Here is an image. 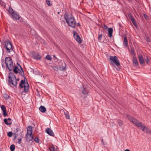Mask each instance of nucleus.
Instances as JSON below:
<instances>
[{
    "mask_svg": "<svg viewBox=\"0 0 151 151\" xmlns=\"http://www.w3.org/2000/svg\"><path fill=\"white\" fill-rule=\"evenodd\" d=\"M8 136L9 137H11L12 136V133L11 132H9L8 133Z\"/></svg>",
    "mask_w": 151,
    "mask_h": 151,
    "instance_id": "nucleus-35",
    "label": "nucleus"
},
{
    "mask_svg": "<svg viewBox=\"0 0 151 151\" xmlns=\"http://www.w3.org/2000/svg\"><path fill=\"white\" fill-rule=\"evenodd\" d=\"M46 132L49 135L52 136L53 134V133L52 130L49 128H47L46 130Z\"/></svg>",
    "mask_w": 151,
    "mask_h": 151,
    "instance_id": "nucleus-13",
    "label": "nucleus"
},
{
    "mask_svg": "<svg viewBox=\"0 0 151 151\" xmlns=\"http://www.w3.org/2000/svg\"><path fill=\"white\" fill-rule=\"evenodd\" d=\"M3 115L5 116L6 115H7V114L6 112V109H4V110L3 111Z\"/></svg>",
    "mask_w": 151,
    "mask_h": 151,
    "instance_id": "nucleus-33",
    "label": "nucleus"
},
{
    "mask_svg": "<svg viewBox=\"0 0 151 151\" xmlns=\"http://www.w3.org/2000/svg\"><path fill=\"white\" fill-rule=\"evenodd\" d=\"M19 67H20V68H21L22 70V68H21V67L20 66H19Z\"/></svg>",
    "mask_w": 151,
    "mask_h": 151,
    "instance_id": "nucleus-48",
    "label": "nucleus"
},
{
    "mask_svg": "<svg viewBox=\"0 0 151 151\" xmlns=\"http://www.w3.org/2000/svg\"><path fill=\"white\" fill-rule=\"evenodd\" d=\"M151 60V58L150 57H147L146 58H145V62L147 63L148 64L149 62L150 61V60Z\"/></svg>",
    "mask_w": 151,
    "mask_h": 151,
    "instance_id": "nucleus-21",
    "label": "nucleus"
},
{
    "mask_svg": "<svg viewBox=\"0 0 151 151\" xmlns=\"http://www.w3.org/2000/svg\"><path fill=\"white\" fill-rule=\"evenodd\" d=\"M46 2L47 3V4L49 6H51L52 5V4L50 3V1L48 0H46Z\"/></svg>",
    "mask_w": 151,
    "mask_h": 151,
    "instance_id": "nucleus-29",
    "label": "nucleus"
},
{
    "mask_svg": "<svg viewBox=\"0 0 151 151\" xmlns=\"http://www.w3.org/2000/svg\"><path fill=\"white\" fill-rule=\"evenodd\" d=\"M20 70L16 67H15L14 68V73L16 74L18 73Z\"/></svg>",
    "mask_w": 151,
    "mask_h": 151,
    "instance_id": "nucleus-19",
    "label": "nucleus"
},
{
    "mask_svg": "<svg viewBox=\"0 0 151 151\" xmlns=\"http://www.w3.org/2000/svg\"><path fill=\"white\" fill-rule=\"evenodd\" d=\"M146 41L147 42H150V38H149V37H146Z\"/></svg>",
    "mask_w": 151,
    "mask_h": 151,
    "instance_id": "nucleus-38",
    "label": "nucleus"
},
{
    "mask_svg": "<svg viewBox=\"0 0 151 151\" xmlns=\"http://www.w3.org/2000/svg\"><path fill=\"white\" fill-rule=\"evenodd\" d=\"M124 45H125L126 47L128 45V41L126 37H124V40L123 41Z\"/></svg>",
    "mask_w": 151,
    "mask_h": 151,
    "instance_id": "nucleus-17",
    "label": "nucleus"
},
{
    "mask_svg": "<svg viewBox=\"0 0 151 151\" xmlns=\"http://www.w3.org/2000/svg\"><path fill=\"white\" fill-rule=\"evenodd\" d=\"M77 25L79 27L80 26V25L79 23H78L77 24H76V25Z\"/></svg>",
    "mask_w": 151,
    "mask_h": 151,
    "instance_id": "nucleus-43",
    "label": "nucleus"
},
{
    "mask_svg": "<svg viewBox=\"0 0 151 151\" xmlns=\"http://www.w3.org/2000/svg\"><path fill=\"white\" fill-rule=\"evenodd\" d=\"M7 125H9L10 124H11V123H6Z\"/></svg>",
    "mask_w": 151,
    "mask_h": 151,
    "instance_id": "nucleus-46",
    "label": "nucleus"
},
{
    "mask_svg": "<svg viewBox=\"0 0 151 151\" xmlns=\"http://www.w3.org/2000/svg\"><path fill=\"white\" fill-rule=\"evenodd\" d=\"M143 16L145 17V18L147 19H149V17L147 16L146 14H143Z\"/></svg>",
    "mask_w": 151,
    "mask_h": 151,
    "instance_id": "nucleus-31",
    "label": "nucleus"
},
{
    "mask_svg": "<svg viewBox=\"0 0 151 151\" xmlns=\"http://www.w3.org/2000/svg\"><path fill=\"white\" fill-rule=\"evenodd\" d=\"M1 107L3 111L4 110V109H6L5 106L4 105L1 106Z\"/></svg>",
    "mask_w": 151,
    "mask_h": 151,
    "instance_id": "nucleus-34",
    "label": "nucleus"
},
{
    "mask_svg": "<svg viewBox=\"0 0 151 151\" xmlns=\"http://www.w3.org/2000/svg\"><path fill=\"white\" fill-rule=\"evenodd\" d=\"M64 18L70 26L73 28L76 27V22L73 17L65 13L64 14Z\"/></svg>",
    "mask_w": 151,
    "mask_h": 151,
    "instance_id": "nucleus-1",
    "label": "nucleus"
},
{
    "mask_svg": "<svg viewBox=\"0 0 151 151\" xmlns=\"http://www.w3.org/2000/svg\"><path fill=\"white\" fill-rule=\"evenodd\" d=\"M102 37V35H99L98 40L99 41H100L101 40V39Z\"/></svg>",
    "mask_w": 151,
    "mask_h": 151,
    "instance_id": "nucleus-32",
    "label": "nucleus"
},
{
    "mask_svg": "<svg viewBox=\"0 0 151 151\" xmlns=\"http://www.w3.org/2000/svg\"><path fill=\"white\" fill-rule=\"evenodd\" d=\"M19 67H20V68H21L22 70V68H21V67L20 66H19Z\"/></svg>",
    "mask_w": 151,
    "mask_h": 151,
    "instance_id": "nucleus-49",
    "label": "nucleus"
},
{
    "mask_svg": "<svg viewBox=\"0 0 151 151\" xmlns=\"http://www.w3.org/2000/svg\"><path fill=\"white\" fill-rule=\"evenodd\" d=\"M124 151H130L129 150L127 149L125 150Z\"/></svg>",
    "mask_w": 151,
    "mask_h": 151,
    "instance_id": "nucleus-47",
    "label": "nucleus"
},
{
    "mask_svg": "<svg viewBox=\"0 0 151 151\" xmlns=\"http://www.w3.org/2000/svg\"><path fill=\"white\" fill-rule=\"evenodd\" d=\"M73 36L75 39L79 43H81V39L80 36L78 35V34L74 31L73 32Z\"/></svg>",
    "mask_w": 151,
    "mask_h": 151,
    "instance_id": "nucleus-8",
    "label": "nucleus"
},
{
    "mask_svg": "<svg viewBox=\"0 0 151 151\" xmlns=\"http://www.w3.org/2000/svg\"><path fill=\"white\" fill-rule=\"evenodd\" d=\"M19 86L22 88L24 87V90L25 92H28L29 88V85L27 82H25L24 80H22Z\"/></svg>",
    "mask_w": 151,
    "mask_h": 151,
    "instance_id": "nucleus-6",
    "label": "nucleus"
},
{
    "mask_svg": "<svg viewBox=\"0 0 151 151\" xmlns=\"http://www.w3.org/2000/svg\"><path fill=\"white\" fill-rule=\"evenodd\" d=\"M139 129L149 134H151V130L144 126L142 123H134Z\"/></svg>",
    "mask_w": 151,
    "mask_h": 151,
    "instance_id": "nucleus-5",
    "label": "nucleus"
},
{
    "mask_svg": "<svg viewBox=\"0 0 151 151\" xmlns=\"http://www.w3.org/2000/svg\"><path fill=\"white\" fill-rule=\"evenodd\" d=\"M11 120V119L10 118H9L8 119V120L9 121H10V120Z\"/></svg>",
    "mask_w": 151,
    "mask_h": 151,
    "instance_id": "nucleus-45",
    "label": "nucleus"
},
{
    "mask_svg": "<svg viewBox=\"0 0 151 151\" xmlns=\"http://www.w3.org/2000/svg\"><path fill=\"white\" fill-rule=\"evenodd\" d=\"M39 110L42 113L45 112L46 111L45 108L42 106H41L39 108Z\"/></svg>",
    "mask_w": 151,
    "mask_h": 151,
    "instance_id": "nucleus-16",
    "label": "nucleus"
},
{
    "mask_svg": "<svg viewBox=\"0 0 151 151\" xmlns=\"http://www.w3.org/2000/svg\"><path fill=\"white\" fill-rule=\"evenodd\" d=\"M32 127L31 126H28L27 129V134H32Z\"/></svg>",
    "mask_w": 151,
    "mask_h": 151,
    "instance_id": "nucleus-14",
    "label": "nucleus"
},
{
    "mask_svg": "<svg viewBox=\"0 0 151 151\" xmlns=\"http://www.w3.org/2000/svg\"><path fill=\"white\" fill-rule=\"evenodd\" d=\"M103 28L104 29H107V28H108V27H107L106 25H104Z\"/></svg>",
    "mask_w": 151,
    "mask_h": 151,
    "instance_id": "nucleus-40",
    "label": "nucleus"
},
{
    "mask_svg": "<svg viewBox=\"0 0 151 151\" xmlns=\"http://www.w3.org/2000/svg\"><path fill=\"white\" fill-rule=\"evenodd\" d=\"M64 114L65 116V118L67 119H69L70 118V116H69V115L68 114V112L65 113L64 112Z\"/></svg>",
    "mask_w": 151,
    "mask_h": 151,
    "instance_id": "nucleus-28",
    "label": "nucleus"
},
{
    "mask_svg": "<svg viewBox=\"0 0 151 151\" xmlns=\"http://www.w3.org/2000/svg\"><path fill=\"white\" fill-rule=\"evenodd\" d=\"M133 24L135 26V27L137 28H138V26L137 24L136 23V22L135 20L133 18Z\"/></svg>",
    "mask_w": 151,
    "mask_h": 151,
    "instance_id": "nucleus-23",
    "label": "nucleus"
},
{
    "mask_svg": "<svg viewBox=\"0 0 151 151\" xmlns=\"http://www.w3.org/2000/svg\"><path fill=\"white\" fill-rule=\"evenodd\" d=\"M139 61L140 64L142 66L145 65V60H144L143 57L141 55H139L138 56Z\"/></svg>",
    "mask_w": 151,
    "mask_h": 151,
    "instance_id": "nucleus-9",
    "label": "nucleus"
},
{
    "mask_svg": "<svg viewBox=\"0 0 151 151\" xmlns=\"http://www.w3.org/2000/svg\"><path fill=\"white\" fill-rule=\"evenodd\" d=\"M131 122H132V121L131 120Z\"/></svg>",
    "mask_w": 151,
    "mask_h": 151,
    "instance_id": "nucleus-52",
    "label": "nucleus"
},
{
    "mask_svg": "<svg viewBox=\"0 0 151 151\" xmlns=\"http://www.w3.org/2000/svg\"><path fill=\"white\" fill-rule=\"evenodd\" d=\"M50 151H55V147L53 145H51L50 147Z\"/></svg>",
    "mask_w": 151,
    "mask_h": 151,
    "instance_id": "nucleus-24",
    "label": "nucleus"
},
{
    "mask_svg": "<svg viewBox=\"0 0 151 151\" xmlns=\"http://www.w3.org/2000/svg\"><path fill=\"white\" fill-rule=\"evenodd\" d=\"M59 13H60V12H58V14H59Z\"/></svg>",
    "mask_w": 151,
    "mask_h": 151,
    "instance_id": "nucleus-50",
    "label": "nucleus"
},
{
    "mask_svg": "<svg viewBox=\"0 0 151 151\" xmlns=\"http://www.w3.org/2000/svg\"><path fill=\"white\" fill-rule=\"evenodd\" d=\"M5 61L6 67L11 71L13 68V63L11 58L6 57L5 58Z\"/></svg>",
    "mask_w": 151,
    "mask_h": 151,
    "instance_id": "nucleus-4",
    "label": "nucleus"
},
{
    "mask_svg": "<svg viewBox=\"0 0 151 151\" xmlns=\"http://www.w3.org/2000/svg\"><path fill=\"white\" fill-rule=\"evenodd\" d=\"M4 123H7V120L6 119H4Z\"/></svg>",
    "mask_w": 151,
    "mask_h": 151,
    "instance_id": "nucleus-41",
    "label": "nucleus"
},
{
    "mask_svg": "<svg viewBox=\"0 0 151 151\" xmlns=\"http://www.w3.org/2000/svg\"><path fill=\"white\" fill-rule=\"evenodd\" d=\"M9 11L10 13H12H12L15 12L13 11V10L12 8H9Z\"/></svg>",
    "mask_w": 151,
    "mask_h": 151,
    "instance_id": "nucleus-30",
    "label": "nucleus"
},
{
    "mask_svg": "<svg viewBox=\"0 0 151 151\" xmlns=\"http://www.w3.org/2000/svg\"><path fill=\"white\" fill-rule=\"evenodd\" d=\"M10 150L11 151H14L15 149V146L14 145H11L10 147Z\"/></svg>",
    "mask_w": 151,
    "mask_h": 151,
    "instance_id": "nucleus-22",
    "label": "nucleus"
},
{
    "mask_svg": "<svg viewBox=\"0 0 151 151\" xmlns=\"http://www.w3.org/2000/svg\"><path fill=\"white\" fill-rule=\"evenodd\" d=\"M5 46L8 52H10L13 50L12 48V45L11 42L9 41H7L5 42Z\"/></svg>",
    "mask_w": 151,
    "mask_h": 151,
    "instance_id": "nucleus-7",
    "label": "nucleus"
},
{
    "mask_svg": "<svg viewBox=\"0 0 151 151\" xmlns=\"http://www.w3.org/2000/svg\"><path fill=\"white\" fill-rule=\"evenodd\" d=\"M32 56L34 59L36 60L40 59L41 58V56L38 53H33Z\"/></svg>",
    "mask_w": 151,
    "mask_h": 151,
    "instance_id": "nucleus-10",
    "label": "nucleus"
},
{
    "mask_svg": "<svg viewBox=\"0 0 151 151\" xmlns=\"http://www.w3.org/2000/svg\"><path fill=\"white\" fill-rule=\"evenodd\" d=\"M134 50H133V51H132L133 53L134 52Z\"/></svg>",
    "mask_w": 151,
    "mask_h": 151,
    "instance_id": "nucleus-51",
    "label": "nucleus"
},
{
    "mask_svg": "<svg viewBox=\"0 0 151 151\" xmlns=\"http://www.w3.org/2000/svg\"><path fill=\"white\" fill-rule=\"evenodd\" d=\"M132 47L131 48V50H130V53H131L132 52Z\"/></svg>",
    "mask_w": 151,
    "mask_h": 151,
    "instance_id": "nucleus-44",
    "label": "nucleus"
},
{
    "mask_svg": "<svg viewBox=\"0 0 151 151\" xmlns=\"http://www.w3.org/2000/svg\"><path fill=\"white\" fill-rule=\"evenodd\" d=\"M46 58L48 60H52V57L50 55H47L46 56Z\"/></svg>",
    "mask_w": 151,
    "mask_h": 151,
    "instance_id": "nucleus-25",
    "label": "nucleus"
},
{
    "mask_svg": "<svg viewBox=\"0 0 151 151\" xmlns=\"http://www.w3.org/2000/svg\"><path fill=\"white\" fill-rule=\"evenodd\" d=\"M82 93L84 95L88 93V92H87L85 89L84 87L82 88L81 89Z\"/></svg>",
    "mask_w": 151,
    "mask_h": 151,
    "instance_id": "nucleus-20",
    "label": "nucleus"
},
{
    "mask_svg": "<svg viewBox=\"0 0 151 151\" xmlns=\"http://www.w3.org/2000/svg\"><path fill=\"white\" fill-rule=\"evenodd\" d=\"M8 82L11 83L14 86H16L17 85V82L19 81V79H17L13 73H10L8 77Z\"/></svg>",
    "mask_w": 151,
    "mask_h": 151,
    "instance_id": "nucleus-2",
    "label": "nucleus"
},
{
    "mask_svg": "<svg viewBox=\"0 0 151 151\" xmlns=\"http://www.w3.org/2000/svg\"><path fill=\"white\" fill-rule=\"evenodd\" d=\"M113 29L110 28L108 29V35L110 37H111L113 33Z\"/></svg>",
    "mask_w": 151,
    "mask_h": 151,
    "instance_id": "nucleus-15",
    "label": "nucleus"
},
{
    "mask_svg": "<svg viewBox=\"0 0 151 151\" xmlns=\"http://www.w3.org/2000/svg\"><path fill=\"white\" fill-rule=\"evenodd\" d=\"M133 123H138L137 121L135 119L133 118Z\"/></svg>",
    "mask_w": 151,
    "mask_h": 151,
    "instance_id": "nucleus-37",
    "label": "nucleus"
},
{
    "mask_svg": "<svg viewBox=\"0 0 151 151\" xmlns=\"http://www.w3.org/2000/svg\"><path fill=\"white\" fill-rule=\"evenodd\" d=\"M65 66H63L62 68V70H64L65 69Z\"/></svg>",
    "mask_w": 151,
    "mask_h": 151,
    "instance_id": "nucleus-42",
    "label": "nucleus"
},
{
    "mask_svg": "<svg viewBox=\"0 0 151 151\" xmlns=\"http://www.w3.org/2000/svg\"><path fill=\"white\" fill-rule=\"evenodd\" d=\"M3 96L4 98L6 99H7L9 98V96L6 93H4L3 94Z\"/></svg>",
    "mask_w": 151,
    "mask_h": 151,
    "instance_id": "nucleus-26",
    "label": "nucleus"
},
{
    "mask_svg": "<svg viewBox=\"0 0 151 151\" xmlns=\"http://www.w3.org/2000/svg\"><path fill=\"white\" fill-rule=\"evenodd\" d=\"M26 140L28 141H30L33 139L32 134H27L26 137Z\"/></svg>",
    "mask_w": 151,
    "mask_h": 151,
    "instance_id": "nucleus-12",
    "label": "nucleus"
},
{
    "mask_svg": "<svg viewBox=\"0 0 151 151\" xmlns=\"http://www.w3.org/2000/svg\"><path fill=\"white\" fill-rule=\"evenodd\" d=\"M35 141L37 143L39 142V139L37 138H35Z\"/></svg>",
    "mask_w": 151,
    "mask_h": 151,
    "instance_id": "nucleus-39",
    "label": "nucleus"
},
{
    "mask_svg": "<svg viewBox=\"0 0 151 151\" xmlns=\"http://www.w3.org/2000/svg\"><path fill=\"white\" fill-rule=\"evenodd\" d=\"M128 17L132 21V16L131 13H128Z\"/></svg>",
    "mask_w": 151,
    "mask_h": 151,
    "instance_id": "nucleus-27",
    "label": "nucleus"
},
{
    "mask_svg": "<svg viewBox=\"0 0 151 151\" xmlns=\"http://www.w3.org/2000/svg\"><path fill=\"white\" fill-rule=\"evenodd\" d=\"M12 16L13 18L15 19L16 20H19L20 18L19 15L15 12L12 13Z\"/></svg>",
    "mask_w": 151,
    "mask_h": 151,
    "instance_id": "nucleus-11",
    "label": "nucleus"
},
{
    "mask_svg": "<svg viewBox=\"0 0 151 151\" xmlns=\"http://www.w3.org/2000/svg\"><path fill=\"white\" fill-rule=\"evenodd\" d=\"M109 58L111 64L113 65L114 67L115 65L117 66L120 65L119 60L117 57L110 56Z\"/></svg>",
    "mask_w": 151,
    "mask_h": 151,
    "instance_id": "nucleus-3",
    "label": "nucleus"
},
{
    "mask_svg": "<svg viewBox=\"0 0 151 151\" xmlns=\"http://www.w3.org/2000/svg\"><path fill=\"white\" fill-rule=\"evenodd\" d=\"M133 63L134 65L135 66H137L138 65V62L136 59H134L133 61Z\"/></svg>",
    "mask_w": 151,
    "mask_h": 151,
    "instance_id": "nucleus-18",
    "label": "nucleus"
},
{
    "mask_svg": "<svg viewBox=\"0 0 151 151\" xmlns=\"http://www.w3.org/2000/svg\"><path fill=\"white\" fill-rule=\"evenodd\" d=\"M53 69H54L55 70H58V67L56 66H53Z\"/></svg>",
    "mask_w": 151,
    "mask_h": 151,
    "instance_id": "nucleus-36",
    "label": "nucleus"
}]
</instances>
